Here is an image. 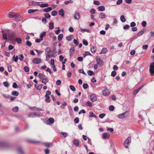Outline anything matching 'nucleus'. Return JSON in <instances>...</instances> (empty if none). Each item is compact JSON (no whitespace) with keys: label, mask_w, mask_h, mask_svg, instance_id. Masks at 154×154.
<instances>
[{"label":"nucleus","mask_w":154,"mask_h":154,"mask_svg":"<svg viewBox=\"0 0 154 154\" xmlns=\"http://www.w3.org/2000/svg\"><path fill=\"white\" fill-rule=\"evenodd\" d=\"M88 85L87 84L85 83L83 85V87L84 89H86L88 88Z\"/></svg>","instance_id":"338daca9"},{"label":"nucleus","mask_w":154,"mask_h":154,"mask_svg":"<svg viewBox=\"0 0 154 154\" xmlns=\"http://www.w3.org/2000/svg\"><path fill=\"white\" fill-rule=\"evenodd\" d=\"M103 88L104 90H103L102 91L103 95L104 96L109 95L110 94V92L108 89H107V87H104Z\"/></svg>","instance_id":"7ed1b4c3"},{"label":"nucleus","mask_w":154,"mask_h":154,"mask_svg":"<svg viewBox=\"0 0 154 154\" xmlns=\"http://www.w3.org/2000/svg\"><path fill=\"white\" fill-rule=\"evenodd\" d=\"M3 84L4 85V86L6 87H8L9 86V83L7 82H3Z\"/></svg>","instance_id":"c03bdc74"},{"label":"nucleus","mask_w":154,"mask_h":154,"mask_svg":"<svg viewBox=\"0 0 154 154\" xmlns=\"http://www.w3.org/2000/svg\"><path fill=\"white\" fill-rule=\"evenodd\" d=\"M30 109L32 110H34L35 111H42L43 109H42L39 108H36L35 107H30L29 108Z\"/></svg>","instance_id":"9d476101"},{"label":"nucleus","mask_w":154,"mask_h":154,"mask_svg":"<svg viewBox=\"0 0 154 154\" xmlns=\"http://www.w3.org/2000/svg\"><path fill=\"white\" fill-rule=\"evenodd\" d=\"M23 69L25 72H28L29 71V69L27 66H24Z\"/></svg>","instance_id":"37998d69"},{"label":"nucleus","mask_w":154,"mask_h":154,"mask_svg":"<svg viewBox=\"0 0 154 154\" xmlns=\"http://www.w3.org/2000/svg\"><path fill=\"white\" fill-rule=\"evenodd\" d=\"M75 48L73 47H71L69 51V54L70 56H71V54H72L75 51Z\"/></svg>","instance_id":"dca6fc26"},{"label":"nucleus","mask_w":154,"mask_h":154,"mask_svg":"<svg viewBox=\"0 0 154 154\" xmlns=\"http://www.w3.org/2000/svg\"><path fill=\"white\" fill-rule=\"evenodd\" d=\"M18 152L20 154H23V149L21 148H19L17 149Z\"/></svg>","instance_id":"4c0bfd02"},{"label":"nucleus","mask_w":154,"mask_h":154,"mask_svg":"<svg viewBox=\"0 0 154 154\" xmlns=\"http://www.w3.org/2000/svg\"><path fill=\"white\" fill-rule=\"evenodd\" d=\"M29 142L30 143L36 144H38L41 143L40 141H38L34 140H30Z\"/></svg>","instance_id":"2f4dec72"},{"label":"nucleus","mask_w":154,"mask_h":154,"mask_svg":"<svg viewBox=\"0 0 154 154\" xmlns=\"http://www.w3.org/2000/svg\"><path fill=\"white\" fill-rule=\"evenodd\" d=\"M41 116L42 115L41 114L32 112L30 113L28 115V117L30 118H35V117H39Z\"/></svg>","instance_id":"f257e3e1"},{"label":"nucleus","mask_w":154,"mask_h":154,"mask_svg":"<svg viewBox=\"0 0 154 154\" xmlns=\"http://www.w3.org/2000/svg\"><path fill=\"white\" fill-rule=\"evenodd\" d=\"M67 105V103L66 102H64L60 106V108L62 109H63L64 106Z\"/></svg>","instance_id":"3c124183"},{"label":"nucleus","mask_w":154,"mask_h":154,"mask_svg":"<svg viewBox=\"0 0 154 154\" xmlns=\"http://www.w3.org/2000/svg\"><path fill=\"white\" fill-rule=\"evenodd\" d=\"M80 31L82 32H89V30L88 29H83L81 28H80Z\"/></svg>","instance_id":"79ce46f5"},{"label":"nucleus","mask_w":154,"mask_h":154,"mask_svg":"<svg viewBox=\"0 0 154 154\" xmlns=\"http://www.w3.org/2000/svg\"><path fill=\"white\" fill-rule=\"evenodd\" d=\"M8 36L10 38H13L15 36V33L13 32H9L8 33Z\"/></svg>","instance_id":"f8f14e48"},{"label":"nucleus","mask_w":154,"mask_h":154,"mask_svg":"<svg viewBox=\"0 0 154 154\" xmlns=\"http://www.w3.org/2000/svg\"><path fill=\"white\" fill-rule=\"evenodd\" d=\"M125 113L126 112H125L119 115L118 116V117L119 119H123L125 118Z\"/></svg>","instance_id":"bb28decb"},{"label":"nucleus","mask_w":154,"mask_h":154,"mask_svg":"<svg viewBox=\"0 0 154 154\" xmlns=\"http://www.w3.org/2000/svg\"><path fill=\"white\" fill-rule=\"evenodd\" d=\"M51 51L50 48L49 47L47 48L45 50V55H47V56L49 55H51L50 54Z\"/></svg>","instance_id":"423d86ee"},{"label":"nucleus","mask_w":154,"mask_h":154,"mask_svg":"<svg viewBox=\"0 0 154 154\" xmlns=\"http://www.w3.org/2000/svg\"><path fill=\"white\" fill-rule=\"evenodd\" d=\"M61 134L63 135L65 137H67L68 135V134L67 133L64 132H61Z\"/></svg>","instance_id":"5fc2aeb1"},{"label":"nucleus","mask_w":154,"mask_h":154,"mask_svg":"<svg viewBox=\"0 0 154 154\" xmlns=\"http://www.w3.org/2000/svg\"><path fill=\"white\" fill-rule=\"evenodd\" d=\"M39 2H37L34 1H32L31 3L32 5L33 6H36L38 5H39Z\"/></svg>","instance_id":"a18cd8bd"},{"label":"nucleus","mask_w":154,"mask_h":154,"mask_svg":"<svg viewBox=\"0 0 154 154\" xmlns=\"http://www.w3.org/2000/svg\"><path fill=\"white\" fill-rule=\"evenodd\" d=\"M91 50L92 52L94 53L96 52V48L95 46H92L91 48Z\"/></svg>","instance_id":"5701e85b"},{"label":"nucleus","mask_w":154,"mask_h":154,"mask_svg":"<svg viewBox=\"0 0 154 154\" xmlns=\"http://www.w3.org/2000/svg\"><path fill=\"white\" fill-rule=\"evenodd\" d=\"M73 143L75 146H78L79 145V142L77 140H74L73 141Z\"/></svg>","instance_id":"412c9836"},{"label":"nucleus","mask_w":154,"mask_h":154,"mask_svg":"<svg viewBox=\"0 0 154 154\" xmlns=\"http://www.w3.org/2000/svg\"><path fill=\"white\" fill-rule=\"evenodd\" d=\"M74 17L75 19L79 20L80 18V15L78 12H76L74 15Z\"/></svg>","instance_id":"6e6552de"},{"label":"nucleus","mask_w":154,"mask_h":154,"mask_svg":"<svg viewBox=\"0 0 154 154\" xmlns=\"http://www.w3.org/2000/svg\"><path fill=\"white\" fill-rule=\"evenodd\" d=\"M90 99L92 102H94L96 101L97 97L94 94H92L91 95Z\"/></svg>","instance_id":"1a4fd4ad"},{"label":"nucleus","mask_w":154,"mask_h":154,"mask_svg":"<svg viewBox=\"0 0 154 154\" xmlns=\"http://www.w3.org/2000/svg\"><path fill=\"white\" fill-rule=\"evenodd\" d=\"M8 146V145L6 143L3 142H0V147L3 148H7Z\"/></svg>","instance_id":"39448f33"},{"label":"nucleus","mask_w":154,"mask_h":154,"mask_svg":"<svg viewBox=\"0 0 154 154\" xmlns=\"http://www.w3.org/2000/svg\"><path fill=\"white\" fill-rule=\"evenodd\" d=\"M87 55H91V54L89 52H86L83 54V56L84 57H85Z\"/></svg>","instance_id":"603ef678"},{"label":"nucleus","mask_w":154,"mask_h":154,"mask_svg":"<svg viewBox=\"0 0 154 154\" xmlns=\"http://www.w3.org/2000/svg\"><path fill=\"white\" fill-rule=\"evenodd\" d=\"M131 141V138L130 137H128L125 141L124 143V146L126 148H128V145Z\"/></svg>","instance_id":"f03ea898"},{"label":"nucleus","mask_w":154,"mask_h":154,"mask_svg":"<svg viewBox=\"0 0 154 154\" xmlns=\"http://www.w3.org/2000/svg\"><path fill=\"white\" fill-rule=\"evenodd\" d=\"M19 59L20 61H22L24 58V57L23 54H20L19 55Z\"/></svg>","instance_id":"0e129e2a"},{"label":"nucleus","mask_w":154,"mask_h":154,"mask_svg":"<svg viewBox=\"0 0 154 154\" xmlns=\"http://www.w3.org/2000/svg\"><path fill=\"white\" fill-rule=\"evenodd\" d=\"M89 116L90 117H95L96 118L97 117V116H96L93 112L92 111H90L89 112Z\"/></svg>","instance_id":"aec40b11"},{"label":"nucleus","mask_w":154,"mask_h":154,"mask_svg":"<svg viewBox=\"0 0 154 154\" xmlns=\"http://www.w3.org/2000/svg\"><path fill=\"white\" fill-rule=\"evenodd\" d=\"M44 16H45V17H46L47 18H50L51 17L50 14L48 13L45 14H44Z\"/></svg>","instance_id":"e2e57ef3"},{"label":"nucleus","mask_w":154,"mask_h":154,"mask_svg":"<svg viewBox=\"0 0 154 154\" xmlns=\"http://www.w3.org/2000/svg\"><path fill=\"white\" fill-rule=\"evenodd\" d=\"M145 31V30L143 29L140 31L137 34V36L139 37L142 35L144 33Z\"/></svg>","instance_id":"2eb2a0df"},{"label":"nucleus","mask_w":154,"mask_h":154,"mask_svg":"<svg viewBox=\"0 0 154 154\" xmlns=\"http://www.w3.org/2000/svg\"><path fill=\"white\" fill-rule=\"evenodd\" d=\"M51 94V92L49 91H48L46 92V94L45 96V97H49V95Z\"/></svg>","instance_id":"052dcab7"},{"label":"nucleus","mask_w":154,"mask_h":154,"mask_svg":"<svg viewBox=\"0 0 154 154\" xmlns=\"http://www.w3.org/2000/svg\"><path fill=\"white\" fill-rule=\"evenodd\" d=\"M52 10V8L51 7H48L44 9L43 10V11L46 12H48L51 11Z\"/></svg>","instance_id":"a211bd4d"},{"label":"nucleus","mask_w":154,"mask_h":154,"mask_svg":"<svg viewBox=\"0 0 154 154\" xmlns=\"http://www.w3.org/2000/svg\"><path fill=\"white\" fill-rule=\"evenodd\" d=\"M3 38L5 40H7L8 39L7 36V34L6 33L4 32L3 34Z\"/></svg>","instance_id":"a19ab883"},{"label":"nucleus","mask_w":154,"mask_h":154,"mask_svg":"<svg viewBox=\"0 0 154 154\" xmlns=\"http://www.w3.org/2000/svg\"><path fill=\"white\" fill-rule=\"evenodd\" d=\"M73 38V35H71L70 36H68L66 37V39L68 41L71 40Z\"/></svg>","instance_id":"b1692460"},{"label":"nucleus","mask_w":154,"mask_h":154,"mask_svg":"<svg viewBox=\"0 0 154 154\" xmlns=\"http://www.w3.org/2000/svg\"><path fill=\"white\" fill-rule=\"evenodd\" d=\"M99 17L101 19H104L106 17V16L104 13L102 12L99 14Z\"/></svg>","instance_id":"4468645a"},{"label":"nucleus","mask_w":154,"mask_h":154,"mask_svg":"<svg viewBox=\"0 0 154 154\" xmlns=\"http://www.w3.org/2000/svg\"><path fill=\"white\" fill-rule=\"evenodd\" d=\"M38 10V9L34 10V9H29L28 10V12L29 13H33V12H35L36 11H37Z\"/></svg>","instance_id":"e433bc0d"},{"label":"nucleus","mask_w":154,"mask_h":154,"mask_svg":"<svg viewBox=\"0 0 154 154\" xmlns=\"http://www.w3.org/2000/svg\"><path fill=\"white\" fill-rule=\"evenodd\" d=\"M8 17L10 18H12L14 17V13L12 12H10L8 14Z\"/></svg>","instance_id":"cd10ccee"},{"label":"nucleus","mask_w":154,"mask_h":154,"mask_svg":"<svg viewBox=\"0 0 154 154\" xmlns=\"http://www.w3.org/2000/svg\"><path fill=\"white\" fill-rule=\"evenodd\" d=\"M103 137L104 139H108L110 136L109 134L104 133L103 134Z\"/></svg>","instance_id":"9b49d317"},{"label":"nucleus","mask_w":154,"mask_h":154,"mask_svg":"<svg viewBox=\"0 0 154 154\" xmlns=\"http://www.w3.org/2000/svg\"><path fill=\"white\" fill-rule=\"evenodd\" d=\"M65 14L64 11L63 9H60L59 11V15L63 17Z\"/></svg>","instance_id":"f3484780"},{"label":"nucleus","mask_w":154,"mask_h":154,"mask_svg":"<svg viewBox=\"0 0 154 154\" xmlns=\"http://www.w3.org/2000/svg\"><path fill=\"white\" fill-rule=\"evenodd\" d=\"M38 76L39 78L41 79H43V77L45 76V75H44L42 73H39L38 75Z\"/></svg>","instance_id":"13d9d810"},{"label":"nucleus","mask_w":154,"mask_h":154,"mask_svg":"<svg viewBox=\"0 0 154 154\" xmlns=\"http://www.w3.org/2000/svg\"><path fill=\"white\" fill-rule=\"evenodd\" d=\"M73 2V1L72 0H69L68 1H66L64 2V3L66 5H68L69 3H72Z\"/></svg>","instance_id":"6e6d98bb"},{"label":"nucleus","mask_w":154,"mask_h":154,"mask_svg":"<svg viewBox=\"0 0 154 154\" xmlns=\"http://www.w3.org/2000/svg\"><path fill=\"white\" fill-rule=\"evenodd\" d=\"M48 80L47 78H43L42 79V83H44V84L46 85V83L48 82Z\"/></svg>","instance_id":"4be33fe9"},{"label":"nucleus","mask_w":154,"mask_h":154,"mask_svg":"<svg viewBox=\"0 0 154 154\" xmlns=\"http://www.w3.org/2000/svg\"><path fill=\"white\" fill-rule=\"evenodd\" d=\"M97 64L101 66H102L103 65V62L102 60L100 58H98L97 59Z\"/></svg>","instance_id":"ddd939ff"},{"label":"nucleus","mask_w":154,"mask_h":154,"mask_svg":"<svg viewBox=\"0 0 154 154\" xmlns=\"http://www.w3.org/2000/svg\"><path fill=\"white\" fill-rule=\"evenodd\" d=\"M16 41L18 44H20L22 42V39L21 38H16Z\"/></svg>","instance_id":"ea45409f"},{"label":"nucleus","mask_w":154,"mask_h":154,"mask_svg":"<svg viewBox=\"0 0 154 154\" xmlns=\"http://www.w3.org/2000/svg\"><path fill=\"white\" fill-rule=\"evenodd\" d=\"M114 107L113 105H111L109 107V109L111 111H112L114 110Z\"/></svg>","instance_id":"680f3d73"},{"label":"nucleus","mask_w":154,"mask_h":154,"mask_svg":"<svg viewBox=\"0 0 154 154\" xmlns=\"http://www.w3.org/2000/svg\"><path fill=\"white\" fill-rule=\"evenodd\" d=\"M41 61L40 59L38 58H34L32 60V62L35 64H38Z\"/></svg>","instance_id":"0eeeda50"},{"label":"nucleus","mask_w":154,"mask_h":154,"mask_svg":"<svg viewBox=\"0 0 154 154\" xmlns=\"http://www.w3.org/2000/svg\"><path fill=\"white\" fill-rule=\"evenodd\" d=\"M88 75L90 76H92L94 74V72L92 71L89 70L88 71Z\"/></svg>","instance_id":"49530a36"},{"label":"nucleus","mask_w":154,"mask_h":154,"mask_svg":"<svg viewBox=\"0 0 154 154\" xmlns=\"http://www.w3.org/2000/svg\"><path fill=\"white\" fill-rule=\"evenodd\" d=\"M121 21L123 23L125 22L126 21V19L124 15H122L120 18Z\"/></svg>","instance_id":"c85d7f7f"},{"label":"nucleus","mask_w":154,"mask_h":154,"mask_svg":"<svg viewBox=\"0 0 154 154\" xmlns=\"http://www.w3.org/2000/svg\"><path fill=\"white\" fill-rule=\"evenodd\" d=\"M149 71L151 74H154V63H151L149 66Z\"/></svg>","instance_id":"20e7f679"},{"label":"nucleus","mask_w":154,"mask_h":154,"mask_svg":"<svg viewBox=\"0 0 154 154\" xmlns=\"http://www.w3.org/2000/svg\"><path fill=\"white\" fill-rule=\"evenodd\" d=\"M45 101L47 103H49L50 102V97H45Z\"/></svg>","instance_id":"4d7b16f0"},{"label":"nucleus","mask_w":154,"mask_h":154,"mask_svg":"<svg viewBox=\"0 0 154 154\" xmlns=\"http://www.w3.org/2000/svg\"><path fill=\"white\" fill-rule=\"evenodd\" d=\"M12 94L14 96H17L19 95V93L17 91H14L12 92Z\"/></svg>","instance_id":"473e14b6"},{"label":"nucleus","mask_w":154,"mask_h":154,"mask_svg":"<svg viewBox=\"0 0 154 154\" xmlns=\"http://www.w3.org/2000/svg\"><path fill=\"white\" fill-rule=\"evenodd\" d=\"M116 72L115 71H113L111 73V75L112 77H114L116 75Z\"/></svg>","instance_id":"774afa93"},{"label":"nucleus","mask_w":154,"mask_h":154,"mask_svg":"<svg viewBox=\"0 0 154 154\" xmlns=\"http://www.w3.org/2000/svg\"><path fill=\"white\" fill-rule=\"evenodd\" d=\"M107 52V50L106 48H102L100 52V54H105Z\"/></svg>","instance_id":"7c9ffc66"},{"label":"nucleus","mask_w":154,"mask_h":154,"mask_svg":"<svg viewBox=\"0 0 154 154\" xmlns=\"http://www.w3.org/2000/svg\"><path fill=\"white\" fill-rule=\"evenodd\" d=\"M13 60L16 62H17L18 60V57L17 56H15V55H14L13 57Z\"/></svg>","instance_id":"8fccbe9b"},{"label":"nucleus","mask_w":154,"mask_h":154,"mask_svg":"<svg viewBox=\"0 0 154 154\" xmlns=\"http://www.w3.org/2000/svg\"><path fill=\"white\" fill-rule=\"evenodd\" d=\"M39 5L41 8H43L46 7H47L48 6V4L47 3L42 4Z\"/></svg>","instance_id":"6ab92c4d"},{"label":"nucleus","mask_w":154,"mask_h":154,"mask_svg":"<svg viewBox=\"0 0 154 154\" xmlns=\"http://www.w3.org/2000/svg\"><path fill=\"white\" fill-rule=\"evenodd\" d=\"M106 116V114L105 113L100 114L99 115V117L101 119L103 118Z\"/></svg>","instance_id":"69168bd1"},{"label":"nucleus","mask_w":154,"mask_h":154,"mask_svg":"<svg viewBox=\"0 0 154 154\" xmlns=\"http://www.w3.org/2000/svg\"><path fill=\"white\" fill-rule=\"evenodd\" d=\"M44 145H45L46 146L48 147H50L51 146H52V144H49L48 143H44Z\"/></svg>","instance_id":"09e8293b"},{"label":"nucleus","mask_w":154,"mask_h":154,"mask_svg":"<svg viewBox=\"0 0 154 154\" xmlns=\"http://www.w3.org/2000/svg\"><path fill=\"white\" fill-rule=\"evenodd\" d=\"M48 121L51 123H53L54 121V119L53 118H50L48 119Z\"/></svg>","instance_id":"58836bf2"},{"label":"nucleus","mask_w":154,"mask_h":154,"mask_svg":"<svg viewBox=\"0 0 154 154\" xmlns=\"http://www.w3.org/2000/svg\"><path fill=\"white\" fill-rule=\"evenodd\" d=\"M42 86L43 85H42L40 84L37 86L35 85V87L37 89L40 90L42 89Z\"/></svg>","instance_id":"72a5a7b5"},{"label":"nucleus","mask_w":154,"mask_h":154,"mask_svg":"<svg viewBox=\"0 0 154 154\" xmlns=\"http://www.w3.org/2000/svg\"><path fill=\"white\" fill-rule=\"evenodd\" d=\"M98 10L100 11H104L105 10V7L103 6H100L98 7Z\"/></svg>","instance_id":"a878e982"},{"label":"nucleus","mask_w":154,"mask_h":154,"mask_svg":"<svg viewBox=\"0 0 154 154\" xmlns=\"http://www.w3.org/2000/svg\"><path fill=\"white\" fill-rule=\"evenodd\" d=\"M46 35V32H42L40 35V38L43 40V37L45 36Z\"/></svg>","instance_id":"393cba45"},{"label":"nucleus","mask_w":154,"mask_h":154,"mask_svg":"<svg viewBox=\"0 0 154 154\" xmlns=\"http://www.w3.org/2000/svg\"><path fill=\"white\" fill-rule=\"evenodd\" d=\"M18 108L17 106H15L13 107L12 109L13 111L15 112H17L18 111Z\"/></svg>","instance_id":"864d4df0"},{"label":"nucleus","mask_w":154,"mask_h":154,"mask_svg":"<svg viewBox=\"0 0 154 154\" xmlns=\"http://www.w3.org/2000/svg\"><path fill=\"white\" fill-rule=\"evenodd\" d=\"M57 14V12L56 11H54L51 12V15L53 16H56Z\"/></svg>","instance_id":"de8ad7c7"},{"label":"nucleus","mask_w":154,"mask_h":154,"mask_svg":"<svg viewBox=\"0 0 154 154\" xmlns=\"http://www.w3.org/2000/svg\"><path fill=\"white\" fill-rule=\"evenodd\" d=\"M69 87L72 91H75V88L73 85H71Z\"/></svg>","instance_id":"bf43d9fd"},{"label":"nucleus","mask_w":154,"mask_h":154,"mask_svg":"<svg viewBox=\"0 0 154 154\" xmlns=\"http://www.w3.org/2000/svg\"><path fill=\"white\" fill-rule=\"evenodd\" d=\"M54 28V23L51 22L49 24V29H53Z\"/></svg>","instance_id":"c756f323"},{"label":"nucleus","mask_w":154,"mask_h":154,"mask_svg":"<svg viewBox=\"0 0 154 154\" xmlns=\"http://www.w3.org/2000/svg\"><path fill=\"white\" fill-rule=\"evenodd\" d=\"M86 105L87 106H90V107L93 106L92 103L90 101H88L87 102V103H86Z\"/></svg>","instance_id":"c9c22d12"},{"label":"nucleus","mask_w":154,"mask_h":154,"mask_svg":"<svg viewBox=\"0 0 154 154\" xmlns=\"http://www.w3.org/2000/svg\"><path fill=\"white\" fill-rule=\"evenodd\" d=\"M63 37V34H60L58 36V39L59 41H60L62 39Z\"/></svg>","instance_id":"f704fd0d"}]
</instances>
